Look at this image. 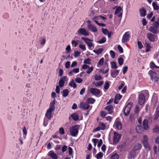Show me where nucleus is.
Here are the masks:
<instances>
[{
	"label": "nucleus",
	"instance_id": "f257e3e1",
	"mask_svg": "<svg viewBox=\"0 0 159 159\" xmlns=\"http://www.w3.org/2000/svg\"><path fill=\"white\" fill-rule=\"evenodd\" d=\"M80 126L79 125H76L72 126L69 129V131L71 136L76 137L79 133V130Z\"/></svg>",
	"mask_w": 159,
	"mask_h": 159
},
{
	"label": "nucleus",
	"instance_id": "f03ea898",
	"mask_svg": "<svg viewBox=\"0 0 159 159\" xmlns=\"http://www.w3.org/2000/svg\"><path fill=\"white\" fill-rule=\"evenodd\" d=\"M133 105V103L131 102L127 104L124 109L123 112L125 116H128L130 113L132 107Z\"/></svg>",
	"mask_w": 159,
	"mask_h": 159
},
{
	"label": "nucleus",
	"instance_id": "7ed1b4c3",
	"mask_svg": "<svg viewBox=\"0 0 159 159\" xmlns=\"http://www.w3.org/2000/svg\"><path fill=\"white\" fill-rule=\"evenodd\" d=\"M148 73L151 76V80L154 81L155 82H157L158 81L159 79V76L157 75L156 72L152 70H150L149 71Z\"/></svg>",
	"mask_w": 159,
	"mask_h": 159
},
{
	"label": "nucleus",
	"instance_id": "20e7f679",
	"mask_svg": "<svg viewBox=\"0 0 159 159\" xmlns=\"http://www.w3.org/2000/svg\"><path fill=\"white\" fill-rule=\"evenodd\" d=\"M81 39L87 44L90 49L92 50L93 49L94 47V46L93 44L91 42L93 40L84 37H82Z\"/></svg>",
	"mask_w": 159,
	"mask_h": 159
},
{
	"label": "nucleus",
	"instance_id": "39448f33",
	"mask_svg": "<svg viewBox=\"0 0 159 159\" xmlns=\"http://www.w3.org/2000/svg\"><path fill=\"white\" fill-rule=\"evenodd\" d=\"M121 135L116 132L114 133V137L113 139V143L114 145L118 143L121 138Z\"/></svg>",
	"mask_w": 159,
	"mask_h": 159
},
{
	"label": "nucleus",
	"instance_id": "423d86ee",
	"mask_svg": "<svg viewBox=\"0 0 159 159\" xmlns=\"http://www.w3.org/2000/svg\"><path fill=\"white\" fill-rule=\"evenodd\" d=\"M130 34L131 33L130 31H127L125 33L122 39V43H125L129 41L130 38Z\"/></svg>",
	"mask_w": 159,
	"mask_h": 159
},
{
	"label": "nucleus",
	"instance_id": "0eeeda50",
	"mask_svg": "<svg viewBox=\"0 0 159 159\" xmlns=\"http://www.w3.org/2000/svg\"><path fill=\"white\" fill-rule=\"evenodd\" d=\"M78 35H83L85 36H87L89 34V31L84 28L79 29L77 31Z\"/></svg>",
	"mask_w": 159,
	"mask_h": 159
},
{
	"label": "nucleus",
	"instance_id": "6e6552de",
	"mask_svg": "<svg viewBox=\"0 0 159 159\" xmlns=\"http://www.w3.org/2000/svg\"><path fill=\"white\" fill-rule=\"evenodd\" d=\"M145 101V96L143 93H140L139 96L138 102L139 105H142L144 104Z\"/></svg>",
	"mask_w": 159,
	"mask_h": 159
},
{
	"label": "nucleus",
	"instance_id": "1a4fd4ad",
	"mask_svg": "<svg viewBox=\"0 0 159 159\" xmlns=\"http://www.w3.org/2000/svg\"><path fill=\"white\" fill-rule=\"evenodd\" d=\"M147 37L150 41L153 42L155 41L157 37V35L148 33L147 34Z\"/></svg>",
	"mask_w": 159,
	"mask_h": 159
},
{
	"label": "nucleus",
	"instance_id": "9d476101",
	"mask_svg": "<svg viewBox=\"0 0 159 159\" xmlns=\"http://www.w3.org/2000/svg\"><path fill=\"white\" fill-rule=\"evenodd\" d=\"M89 91L92 94L96 96H99L101 93L99 89L95 88H90Z\"/></svg>",
	"mask_w": 159,
	"mask_h": 159
},
{
	"label": "nucleus",
	"instance_id": "9b49d317",
	"mask_svg": "<svg viewBox=\"0 0 159 159\" xmlns=\"http://www.w3.org/2000/svg\"><path fill=\"white\" fill-rule=\"evenodd\" d=\"M53 111L51 108H48L47 110L45 116L48 119L50 120L52 117L53 116L52 112Z\"/></svg>",
	"mask_w": 159,
	"mask_h": 159
},
{
	"label": "nucleus",
	"instance_id": "f8f14e48",
	"mask_svg": "<svg viewBox=\"0 0 159 159\" xmlns=\"http://www.w3.org/2000/svg\"><path fill=\"white\" fill-rule=\"evenodd\" d=\"M144 147L146 148L149 147V145L148 143V138L147 135H144L143 136V139L142 141Z\"/></svg>",
	"mask_w": 159,
	"mask_h": 159
},
{
	"label": "nucleus",
	"instance_id": "ddd939ff",
	"mask_svg": "<svg viewBox=\"0 0 159 159\" xmlns=\"http://www.w3.org/2000/svg\"><path fill=\"white\" fill-rule=\"evenodd\" d=\"M90 105L88 103L81 102L80 104V108L81 109H83L84 110H88L89 109Z\"/></svg>",
	"mask_w": 159,
	"mask_h": 159
},
{
	"label": "nucleus",
	"instance_id": "4468645a",
	"mask_svg": "<svg viewBox=\"0 0 159 159\" xmlns=\"http://www.w3.org/2000/svg\"><path fill=\"white\" fill-rule=\"evenodd\" d=\"M87 28L88 30L91 32H96L97 31L96 27L92 24H89L88 25Z\"/></svg>",
	"mask_w": 159,
	"mask_h": 159
},
{
	"label": "nucleus",
	"instance_id": "2eb2a0df",
	"mask_svg": "<svg viewBox=\"0 0 159 159\" xmlns=\"http://www.w3.org/2000/svg\"><path fill=\"white\" fill-rule=\"evenodd\" d=\"M66 78V76H63L61 77L60 79L59 80L58 84L60 87L61 88L64 86L65 84V81Z\"/></svg>",
	"mask_w": 159,
	"mask_h": 159
},
{
	"label": "nucleus",
	"instance_id": "dca6fc26",
	"mask_svg": "<svg viewBox=\"0 0 159 159\" xmlns=\"http://www.w3.org/2000/svg\"><path fill=\"white\" fill-rule=\"evenodd\" d=\"M149 30L150 31L154 34H158L159 33V30H158V28H156V27H155L153 25L149 27Z\"/></svg>",
	"mask_w": 159,
	"mask_h": 159
},
{
	"label": "nucleus",
	"instance_id": "f3484780",
	"mask_svg": "<svg viewBox=\"0 0 159 159\" xmlns=\"http://www.w3.org/2000/svg\"><path fill=\"white\" fill-rule=\"evenodd\" d=\"M139 12L140 15L141 17H144L146 15L147 10L144 7H143L140 8L139 10Z\"/></svg>",
	"mask_w": 159,
	"mask_h": 159
},
{
	"label": "nucleus",
	"instance_id": "a211bd4d",
	"mask_svg": "<svg viewBox=\"0 0 159 159\" xmlns=\"http://www.w3.org/2000/svg\"><path fill=\"white\" fill-rule=\"evenodd\" d=\"M104 109L108 112L109 114H111L113 112V107L111 105L106 106L104 107Z\"/></svg>",
	"mask_w": 159,
	"mask_h": 159
},
{
	"label": "nucleus",
	"instance_id": "6ab92c4d",
	"mask_svg": "<svg viewBox=\"0 0 159 159\" xmlns=\"http://www.w3.org/2000/svg\"><path fill=\"white\" fill-rule=\"evenodd\" d=\"M145 130L143 127L142 125H138L136 126V131L139 133H143Z\"/></svg>",
	"mask_w": 159,
	"mask_h": 159
},
{
	"label": "nucleus",
	"instance_id": "aec40b11",
	"mask_svg": "<svg viewBox=\"0 0 159 159\" xmlns=\"http://www.w3.org/2000/svg\"><path fill=\"white\" fill-rule=\"evenodd\" d=\"M143 125L142 126L144 129L146 130L148 129L149 127L148 125V120L147 119L144 120L143 122Z\"/></svg>",
	"mask_w": 159,
	"mask_h": 159
},
{
	"label": "nucleus",
	"instance_id": "412c9836",
	"mask_svg": "<svg viewBox=\"0 0 159 159\" xmlns=\"http://www.w3.org/2000/svg\"><path fill=\"white\" fill-rule=\"evenodd\" d=\"M70 117H71L72 119L75 121L78 120L79 119L78 115L76 113H74L72 114L69 117V120L70 119Z\"/></svg>",
	"mask_w": 159,
	"mask_h": 159
},
{
	"label": "nucleus",
	"instance_id": "4be33fe9",
	"mask_svg": "<svg viewBox=\"0 0 159 159\" xmlns=\"http://www.w3.org/2000/svg\"><path fill=\"white\" fill-rule=\"evenodd\" d=\"M115 125L116 128L119 130H120L122 128V124L121 121H116Z\"/></svg>",
	"mask_w": 159,
	"mask_h": 159
},
{
	"label": "nucleus",
	"instance_id": "5701e85b",
	"mask_svg": "<svg viewBox=\"0 0 159 159\" xmlns=\"http://www.w3.org/2000/svg\"><path fill=\"white\" fill-rule=\"evenodd\" d=\"M135 150L132 149L129 152L130 158H134L136 156V152Z\"/></svg>",
	"mask_w": 159,
	"mask_h": 159
},
{
	"label": "nucleus",
	"instance_id": "b1692460",
	"mask_svg": "<svg viewBox=\"0 0 159 159\" xmlns=\"http://www.w3.org/2000/svg\"><path fill=\"white\" fill-rule=\"evenodd\" d=\"M141 144L139 143H137L134 145L133 147V149L135 151L139 150L141 148Z\"/></svg>",
	"mask_w": 159,
	"mask_h": 159
},
{
	"label": "nucleus",
	"instance_id": "393cba45",
	"mask_svg": "<svg viewBox=\"0 0 159 159\" xmlns=\"http://www.w3.org/2000/svg\"><path fill=\"white\" fill-rule=\"evenodd\" d=\"M49 155L53 159H57V154L53 152H50L48 153Z\"/></svg>",
	"mask_w": 159,
	"mask_h": 159
},
{
	"label": "nucleus",
	"instance_id": "a878e982",
	"mask_svg": "<svg viewBox=\"0 0 159 159\" xmlns=\"http://www.w3.org/2000/svg\"><path fill=\"white\" fill-rule=\"evenodd\" d=\"M119 73V70H116L111 72V74L113 77L114 78L118 75Z\"/></svg>",
	"mask_w": 159,
	"mask_h": 159
},
{
	"label": "nucleus",
	"instance_id": "bb28decb",
	"mask_svg": "<svg viewBox=\"0 0 159 159\" xmlns=\"http://www.w3.org/2000/svg\"><path fill=\"white\" fill-rule=\"evenodd\" d=\"M62 95L64 97H66L69 94V91L67 89H64L62 92Z\"/></svg>",
	"mask_w": 159,
	"mask_h": 159
},
{
	"label": "nucleus",
	"instance_id": "cd10ccee",
	"mask_svg": "<svg viewBox=\"0 0 159 159\" xmlns=\"http://www.w3.org/2000/svg\"><path fill=\"white\" fill-rule=\"evenodd\" d=\"M69 85L71 87H73L74 89H75L77 87L76 84L74 82L73 79H72L69 83Z\"/></svg>",
	"mask_w": 159,
	"mask_h": 159
},
{
	"label": "nucleus",
	"instance_id": "c85d7f7f",
	"mask_svg": "<svg viewBox=\"0 0 159 159\" xmlns=\"http://www.w3.org/2000/svg\"><path fill=\"white\" fill-rule=\"evenodd\" d=\"M56 99L54 98V99L52 102H50L49 105V108H51L52 109V110H54L55 109V107H54V105L56 102Z\"/></svg>",
	"mask_w": 159,
	"mask_h": 159
},
{
	"label": "nucleus",
	"instance_id": "c756f323",
	"mask_svg": "<svg viewBox=\"0 0 159 159\" xmlns=\"http://www.w3.org/2000/svg\"><path fill=\"white\" fill-rule=\"evenodd\" d=\"M150 67L152 69L159 68V66H157L153 62H151L150 64Z\"/></svg>",
	"mask_w": 159,
	"mask_h": 159
},
{
	"label": "nucleus",
	"instance_id": "7c9ffc66",
	"mask_svg": "<svg viewBox=\"0 0 159 159\" xmlns=\"http://www.w3.org/2000/svg\"><path fill=\"white\" fill-rule=\"evenodd\" d=\"M145 44L146 45L145 52H148L150 51L151 48V46L150 43H148L146 42Z\"/></svg>",
	"mask_w": 159,
	"mask_h": 159
},
{
	"label": "nucleus",
	"instance_id": "2f4dec72",
	"mask_svg": "<svg viewBox=\"0 0 159 159\" xmlns=\"http://www.w3.org/2000/svg\"><path fill=\"white\" fill-rule=\"evenodd\" d=\"M103 50V48H100L97 50H94L93 51L95 53L98 55L99 54H101L102 53V52Z\"/></svg>",
	"mask_w": 159,
	"mask_h": 159
},
{
	"label": "nucleus",
	"instance_id": "473e14b6",
	"mask_svg": "<svg viewBox=\"0 0 159 159\" xmlns=\"http://www.w3.org/2000/svg\"><path fill=\"white\" fill-rule=\"evenodd\" d=\"M110 158L111 159H118L119 158V155L116 153L112 154Z\"/></svg>",
	"mask_w": 159,
	"mask_h": 159
},
{
	"label": "nucleus",
	"instance_id": "72a5a7b5",
	"mask_svg": "<svg viewBox=\"0 0 159 159\" xmlns=\"http://www.w3.org/2000/svg\"><path fill=\"white\" fill-rule=\"evenodd\" d=\"M101 129L102 130H104L106 127V125L103 122H100L99 126Z\"/></svg>",
	"mask_w": 159,
	"mask_h": 159
},
{
	"label": "nucleus",
	"instance_id": "f704fd0d",
	"mask_svg": "<svg viewBox=\"0 0 159 159\" xmlns=\"http://www.w3.org/2000/svg\"><path fill=\"white\" fill-rule=\"evenodd\" d=\"M95 101V99L92 98H90L87 99V102L88 103L93 104Z\"/></svg>",
	"mask_w": 159,
	"mask_h": 159
},
{
	"label": "nucleus",
	"instance_id": "c9c22d12",
	"mask_svg": "<svg viewBox=\"0 0 159 159\" xmlns=\"http://www.w3.org/2000/svg\"><path fill=\"white\" fill-rule=\"evenodd\" d=\"M152 5L154 10H159V6L157 5L155 2H153L152 3Z\"/></svg>",
	"mask_w": 159,
	"mask_h": 159
},
{
	"label": "nucleus",
	"instance_id": "e433bc0d",
	"mask_svg": "<svg viewBox=\"0 0 159 159\" xmlns=\"http://www.w3.org/2000/svg\"><path fill=\"white\" fill-rule=\"evenodd\" d=\"M106 41V38L105 37H103L100 40L97 41V43L100 44H102L105 43Z\"/></svg>",
	"mask_w": 159,
	"mask_h": 159
},
{
	"label": "nucleus",
	"instance_id": "4c0bfd02",
	"mask_svg": "<svg viewBox=\"0 0 159 159\" xmlns=\"http://www.w3.org/2000/svg\"><path fill=\"white\" fill-rule=\"evenodd\" d=\"M104 62V59L103 57L97 63V65L98 66H101L103 64Z\"/></svg>",
	"mask_w": 159,
	"mask_h": 159
},
{
	"label": "nucleus",
	"instance_id": "58836bf2",
	"mask_svg": "<svg viewBox=\"0 0 159 159\" xmlns=\"http://www.w3.org/2000/svg\"><path fill=\"white\" fill-rule=\"evenodd\" d=\"M111 67L112 69H116L117 68V66L116 65V63L115 61H112L111 62Z\"/></svg>",
	"mask_w": 159,
	"mask_h": 159
},
{
	"label": "nucleus",
	"instance_id": "ea45409f",
	"mask_svg": "<svg viewBox=\"0 0 159 159\" xmlns=\"http://www.w3.org/2000/svg\"><path fill=\"white\" fill-rule=\"evenodd\" d=\"M94 78L96 80H99L102 79V77L99 75H95L94 76Z\"/></svg>",
	"mask_w": 159,
	"mask_h": 159
},
{
	"label": "nucleus",
	"instance_id": "a19ab883",
	"mask_svg": "<svg viewBox=\"0 0 159 159\" xmlns=\"http://www.w3.org/2000/svg\"><path fill=\"white\" fill-rule=\"evenodd\" d=\"M103 84V82L102 81H100L97 82L95 84V85L96 87H99L102 85Z\"/></svg>",
	"mask_w": 159,
	"mask_h": 159
},
{
	"label": "nucleus",
	"instance_id": "79ce46f5",
	"mask_svg": "<svg viewBox=\"0 0 159 159\" xmlns=\"http://www.w3.org/2000/svg\"><path fill=\"white\" fill-rule=\"evenodd\" d=\"M100 19V16H95L92 18V20L96 23V21L98 22L99 20Z\"/></svg>",
	"mask_w": 159,
	"mask_h": 159
},
{
	"label": "nucleus",
	"instance_id": "37998d69",
	"mask_svg": "<svg viewBox=\"0 0 159 159\" xmlns=\"http://www.w3.org/2000/svg\"><path fill=\"white\" fill-rule=\"evenodd\" d=\"M103 153L102 152H99L96 155V157L97 159H99L103 157Z\"/></svg>",
	"mask_w": 159,
	"mask_h": 159
},
{
	"label": "nucleus",
	"instance_id": "c03bdc74",
	"mask_svg": "<svg viewBox=\"0 0 159 159\" xmlns=\"http://www.w3.org/2000/svg\"><path fill=\"white\" fill-rule=\"evenodd\" d=\"M109 86H110V85L108 81H106L105 83V84L104 85V89H106V90L108 89L109 87Z\"/></svg>",
	"mask_w": 159,
	"mask_h": 159
},
{
	"label": "nucleus",
	"instance_id": "a18cd8bd",
	"mask_svg": "<svg viewBox=\"0 0 159 159\" xmlns=\"http://www.w3.org/2000/svg\"><path fill=\"white\" fill-rule=\"evenodd\" d=\"M121 10V8L120 7H119L116 8L115 12V14L117 15L119 13Z\"/></svg>",
	"mask_w": 159,
	"mask_h": 159
},
{
	"label": "nucleus",
	"instance_id": "49530a36",
	"mask_svg": "<svg viewBox=\"0 0 159 159\" xmlns=\"http://www.w3.org/2000/svg\"><path fill=\"white\" fill-rule=\"evenodd\" d=\"M71 43L73 47H76L78 44V43L75 40H73L71 41Z\"/></svg>",
	"mask_w": 159,
	"mask_h": 159
},
{
	"label": "nucleus",
	"instance_id": "de8ad7c7",
	"mask_svg": "<svg viewBox=\"0 0 159 159\" xmlns=\"http://www.w3.org/2000/svg\"><path fill=\"white\" fill-rule=\"evenodd\" d=\"M123 62H124V60L121 57H120L118 59V62L120 66H121L123 65Z\"/></svg>",
	"mask_w": 159,
	"mask_h": 159
},
{
	"label": "nucleus",
	"instance_id": "09e8293b",
	"mask_svg": "<svg viewBox=\"0 0 159 159\" xmlns=\"http://www.w3.org/2000/svg\"><path fill=\"white\" fill-rule=\"evenodd\" d=\"M107 115V113L104 111H100L101 116L102 118L105 117Z\"/></svg>",
	"mask_w": 159,
	"mask_h": 159
},
{
	"label": "nucleus",
	"instance_id": "8fccbe9b",
	"mask_svg": "<svg viewBox=\"0 0 159 159\" xmlns=\"http://www.w3.org/2000/svg\"><path fill=\"white\" fill-rule=\"evenodd\" d=\"M122 96L120 94H117L115 96V98L118 100H120L122 98Z\"/></svg>",
	"mask_w": 159,
	"mask_h": 159
},
{
	"label": "nucleus",
	"instance_id": "3c124183",
	"mask_svg": "<svg viewBox=\"0 0 159 159\" xmlns=\"http://www.w3.org/2000/svg\"><path fill=\"white\" fill-rule=\"evenodd\" d=\"M88 70L86 71V73L87 74H89L90 73L93 69V67L92 66L91 67H89L88 68Z\"/></svg>",
	"mask_w": 159,
	"mask_h": 159
},
{
	"label": "nucleus",
	"instance_id": "603ef678",
	"mask_svg": "<svg viewBox=\"0 0 159 159\" xmlns=\"http://www.w3.org/2000/svg\"><path fill=\"white\" fill-rule=\"evenodd\" d=\"M110 53L111 57L112 58H114L115 57V53L114 51L113 50H111L110 51Z\"/></svg>",
	"mask_w": 159,
	"mask_h": 159
},
{
	"label": "nucleus",
	"instance_id": "864d4df0",
	"mask_svg": "<svg viewBox=\"0 0 159 159\" xmlns=\"http://www.w3.org/2000/svg\"><path fill=\"white\" fill-rule=\"evenodd\" d=\"M102 31L103 34L105 35H107L109 32L107 29H105L103 28H102Z\"/></svg>",
	"mask_w": 159,
	"mask_h": 159
},
{
	"label": "nucleus",
	"instance_id": "5fc2aeb1",
	"mask_svg": "<svg viewBox=\"0 0 159 159\" xmlns=\"http://www.w3.org/2000/svg\"><path fill=\"white\" fill-rule=\"evenodd\" d=\"M75 81L78 83H80L83 81V80L80 78H77L75 79Z\"/></svg>",
	"mask_w": 159,
	"mask_h": 159
},
{
	"label": "nucleus",
	"instance_id": "6e6d98bb",
	"mask_svg": "<svg viewBox=\"0 0 159 159\" xmlns=\"http://www.w3.org/2000/svg\"><path fill=\"white\" fill-rule=\"evenodd\" d=\"M91 59L89 58H88L85 59L84 61V63L85 64H90Z\"/></svg>",
	"mask_w": 159,
	"mask_h": 159
},
{
	"label": "nucleus",
	"instance_id": "4d7b16f0",
	"mask_svg": "<svg viewBox=\"0 0 159 159\" xmlns=\"http://www.w3.org/2000/svg\"><path fill=\"white\" fill-rule=\"evenodd\" d=\"M139 111L140 109L139 106L137 105L135 108L134 112L136 113H138L139 112Z\"/></svg>",
	"mask_w": 159,
	"mask_h": 159
},
{
	"label": "nucleus",
	"instance_id": "13d9d810",
	"mask_svg": "<svg viewBox=\"0 0 159 159\" xmlns=\"http://www.w3.org/2000/svg\"><path fill=\"white\" fill-rule=\"evenodd\" d=\"M137 44L139 48L141 49L143 48V45L140 41H138Z\"/></svg>",
	"mask_w": 159,
	"mask_h": 159
},
{
	"label": "nucleus",
	"instance_id": "bf43d9fd",
	"mask_svg": "<svg viewBox=\"0 0 159 159\" xmlns=\"http://www.w3.org/2000/svg\"><path fill=\"white\" fill-rule=\"evenodd\" d=\"M119 50V52L120 53H122L123 52V50L122 47L120 45L117 46V48Z\"/></svg>",
	"mask_w": 159,
	"mask_h": 159
},
{
	"label": "nucleus",
	"instance_id": "052dcab7",
	"mask_svg": "<svg viewBox=\"0 0 159 159\" xmlns=\"http://www.w3.org/2000/svg\"><path fill=\"white\" fill-rule=\"evenodd\" d=\"M125 84V82L124 81H122L120 84L118 86V88L119 90L121 89Z\"/></svg>",
	"mask_w": 159,
	"mask_h": 159
},
{
	"label": "nucleus",
	"instance_id": "680f3d73",
	"mask_svg": "<svg viewBox=\"0 0 159 159\" xmlns=\"http://www.w3.org/2000/svg\"><path fill=\"white\" fill-rule=\"evenodd\" d=\"M79 47L83 50L84 51H85L86 49L85 46L84 45L80 44L79 45Z\"/></svg>",
	"mask_w": 159,
	"mask_h": 159
},
{
	"label": "nucleus",
	"instance_id": "e2e57ef3",
	"mask_svg": "<svg viewBox=\"0 0 159 159\" xmlns=\"http://www.w3.org/2000/svg\"><path fill=\"white\" fill-rule=\"evenodd\" d=\"M80 54V52L78 51H76L74 53V57H76L79 56Z\"/></svg>",
	"mask_w": 159,
	"mask_h": 159
},
{
	"label": "nucleus",
	"instance_id": "0e129e2a",
	"mask_svg": "<svg viewBox=\"0 0 159 159\" xmlns=\"http://www.w3.org/2000/svg\"><path fill=\"white\" fill-rule=\"evenodd\" d=\"M59 133L61 134H64L65 131L64 129L63 128H60L59 129Z\"/></svg>",
	"mask_w": 159,
	"mask_h": 159
},
{
	"label": "nucleus",
	"instance_id": "69168bd1",
	"mask_svg": "<svg viewBox=\"0 0 159 159\" xmlns=\"http://www.w3.org/2000/svg\"><path fill=\"white\" fill-rule=\"evenodd\" d=\"M153 131L156 133H158L159 132V127L158 126L156 127L153 129Z\"/></svg>",
	"mask_w": 159,
	"mask_h": 159
},
{
	"label": "nucleus",
	"instance_id": "338daca9",
	"mask_svg": "<svg viewBox=\"0 0 159 159\" xmlns=\"http://www.w3.org/2000/svg\"><path fill=\"white\" fill-rule=\"evenodd\" d=\"M70 62L69 61H67L65 64V67L66 68H68L70 67Z\"/></svg>",
	"mask_w": 159,
	"mask_h": 159
},
{
	"label": "nucleus",
	"instance_id": "774afa93",
	"mask_svg": "<svg viewBox=\"0 0 159 159\" xmlns=\"http://www.w3.org/2000/svg\"><path fill=\"white\" fill-rule=\"evenodd\" d=\"M153 25L155 27H156V28H158V27H159V23L156 21L153 24Z\"/></svg>",
	"mask_w": 159,
	"mask_h": 159
}]
</instances>
